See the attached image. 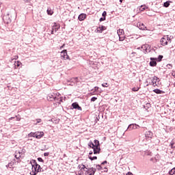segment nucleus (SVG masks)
I'll list each match as a JSON object with an SVG mask.
<instances>
[{
	"instance_id": "9b49d317",
	"label": "nucleus",
	"mask_w": 175,
	"mask_h": 175,
	"mask_svg": "<svg viewBox=\"0 0 175 175\" xmlns=\"http://www.w3.org/2000/svg\"><path fill=\"white\" fill-rule=\"evenodd\" d=\"M93 152L95 155L100 154V146H96L93 148Z\"/></svg>"
},
{
	"instance_id": "864d4df0",
	"label": "nucleus",
	"mask_w": 175,
	"mask_h": 175,
	"mask_svg": "<svg viewBox=\"0 0 175 175\" xmlns=\"http://www.w3.org/2000/svg\"><path fill=\"white\" fill-rule=\"evenodd\" d=\"M54 31H55L53 27L52 28V30L51 31V35H54Z\"/></svg>"
},
{
	"instance_id": "c9c22d12",
	"label": "nucleus",
	"mask_w": 175,
	"mask_h": 175,
	"mask_svg": "<svg viewBox=\"0 0 175 175\" xmlns=\"http://www.w3.org/2000/svg\"><path fill=\"white\" fill-rule=\"evenodd\" d=\"M106 16H107V12L106 11H104L102 14V16L104 18H106Z\"/></svg>"
},
{
	"instance_id": "49530a36",
	"label": "nucleus",
	"mask_w": 175,
	"mask_h": 175,
	"mask_svg": "<svg viewBox=\"0 0 175 175\" xmlns=\"http://www.w3.org/2000/svg\"><path fill=\"white\" fill-rule=\"evenodd\" d=\"M21 64V62H15V66H20V64Z\"/></svg>"
},
{
	"instance_id": "2f4dec72",
	"label": "nucleus",
	"mask_w": 175,
	"mask_h": 175,
	"mask_svg": "<svg viewBox=\"0 0 175 175\" xmlns=\"http://www.w3.org/2000/svg\"><path fill=\"white\" fill-rule=\"evenodd\" d=\"M37 170H38V173H42V172H44V170H43V168H42V167H40V165H38Z\"/></svg>"
},
{
	"instance_id": "774afa93",
	"label": "nucleus",
	"mask_w": 175,
	"mask_h": 175,
	"mask_svg": "<svg viewBox=\"0 0 175 175\" xmlns=\"http://www.w3.org/2000/svg\"><path fill=\"white\" fill-rule=\"evenodd\" d=\"M152 51H155V49L154 48L152 49Z\"/></svg>"
},
{
	"instance_id": "39448f33",
	"label": "nucleus",
	"mask_w": 175,
	"mask_h": 175,
	"mask_svg": "<svg viewBox=\"0 0 175 175\" xmlns=\"http://www.w3.org/2000/svg\"><path fill=\"white\" fill-rule=\"evenodd\" d=\"M3 20L5 24H10L12 23V18H10V14H7L3 16Z\"/></svg>"
},
{
	"instance_id": "20e7f679",
	"label": "nucleus",
	"mask_w": 175,
	"mask_h": 175,
	"mask_svg": "<svg viewBox=\"0 0 175 175\" xmlns=\"http://www.w3.org/2000/svg\"><path fill=\"white\" fill-rule=\"evenodd\" d=\"M57 94L55 93L50 94L47 96V100H49L50 102H53V100H57Z\"/></svg>"
},
{
	"instance_id": "cd10ccee",
	"label": "nucleus",
	"mask_w": 175,
	"mask_h": 175,
	"mask_svg": "<svg viewBox=\"0 0 175 175\" xmlns=\"http://www.w3.org/2000/svg\"><path fill=\"white\" fill-rule=\"evenodd\" d=\"M28 137H36V132H35V133L31 132L30 133H29Z\"/></svg>"
},
{
	"instance_id": "680f3d73",
	"label": "nucleus",
	"mask_w": 175,
	"mask_h": 175,
	"mask_svg": "<svg viewBox=\"0 0 175 175\" xmlns=\"http://www.w3.org/2000/svg\"><path fill=\"white\" fill-rule=\"evenodd\" d=\"M10 121H12V120H14V117H11L9 118Z\"/></svg>"
},
{
	"instance_id": "79ce46f5",
	"label": "nucleus",
	"mask_w": 175,
	"mask_h": 175,
	"mask_svg": "<svg viewBox=\"0 0 175 175\" xmlns=\"http://www.w3.org/2000/svg\"><path fill=\"white\" fill-rule=\"evenodd\" d=\"M36 125H38V124H40V122H42V119H36Z\"/></svg>"
},
{
	"instance_id": "a878e982",
	"label": "nucleus",
	"mask_w": 175,
	"mask_h": 175,
	"mask_svg": "<svg viewBox=\"0 0 175 175\" xmlns=\"http://www.w3.org/2000/svg\"><path fill=\"white\" fill-rule=\"evenodd\" d=\"M97 169V170H103V166L99 164L96 165V170Z\"/></svg>"
},
{
	"instance_id": "4468645a",
	"label": "nucleus",
	"mask_w": 175,
	"mask_h": 175,
	"mask_svg": "<svg viewBox=\"0 0 175 175\" xmlns=\"http://www.w3.org/2000/svg\"><path fill=\"white\" fill-rule=\"evenodd\" d=\"M145 137H146V139H152V132L146 131L145 133Z\"/></svg>"
},
{
	"instance_id": "4c0bfd02",
	"label": "nucleus",
	"mask_w": 175,
	"mask_h": 175,
	"mask_svg": "<svg viewBox=\"0 0 175 175\" xmlns=\"http://www.w3.org/2000/svg\"><path fill=\"white\" fill-rule=\"evenodd\" d=\"M103 170L102 171L103 173V172H104V173H107V172H108L107 167H104L103 170Z\"/></svg>"
},
{
	"instance_id": "6ab92c4d",
	"label": "nucleus",
	"mask_w": 175,
	"mask_h": 175,
	"mask_svg": "<svg viewBox=\"0 0 175 175\" xmlns=\"http://www.w3.org/2000/svg\"><path fill=\"white\" fill-rule=\"evenodd\" d=\"M172 2L170 1H167L163 3V8H169V6H170V3H172Z\"/></svg>"
},
{
	"instance_id": "4d7b16f0",
	"label": "nucleus",
	"mask_w": 175,
	"mask_h": 175,
	"mask_svg": "<svg viewBox=\"0 0 175 175\" xmlns=\"http://www.w3.org/2000/svg\"><path fill=\"white\" fill-rule=\"evenodd\" d=\"M119 40H120V42H123L124 38H121V37H119Z\"/></svg>"
},
{
	"instance_id": "b1692460",
	"label": "nucleus",
	"mask_w": 175,
	"mask_h": 175,
	"mask_svg": "<svg viewBox=\"0 0 175 175\" xmlns=\"http://www.w3.org/2000/svg\"><path fill=\"white\" fill-rule=\"evenodd\" d=\"M94 147H96V146H98V147H100V144L99 143V140L98 139L94 140Z\"/></svg>"
},
{
	"instance_id": "7ed1b4c3",
	"label": "nucleus",
	"mask_w": 175,
	"mask_h": 175,
	"mask_svg": "<svg viewBox=\"0 0 175 175\" xmlns=\"http://www.w3.org/2000/svg\"><path fill=\"white\" fill-rule=\"evenodd\" d=\"M71 109L73 110V109H75V110H79V111H81L83 110V108H81V107H80V105H79V103L77 102H75L72 103L71 105Z\"/></svg>"
},
{
	"instance_id": "e2e57ef3",
	"label": "nucleus",
	"mask_w": 175,
	"mask_h": 175,
	"mask_svg": "<svg viewBox=\"0 0 175 175\" xmlns=\"http://www.w3.org/2000/svg\"><path fill=\"white\" fill-rule=\"evenodd\" d=\"M167 40H170V38H169V36L167 37Z\"/></svg>"
},
{
	"instance_id": "dca6fc26",
	"label": "nucleus",
	"mask_w": 175,
	"mask_h": 175,
	"mask_svg": "<svg viewBox=\"0 0 175 175\" xmlns=\"http://www.w3.org/2000/svg\"><path fill=\"white\" fill-rule=\"evenodd\" d=\"M160 43H161L162 46H167V40L164 37L161 39Z\"/></svg>"
},
{
	"instance_id": "ddd939ff",
	"label": "nucleus",
	"mask_w": 175,
	"mask_h": 175,
	"mask_svg": "<svg viewBox=\"0 0 175 175\" xmlns=\"http://www.w3.org/2000/svg\"><path fill=\"white\" fill-rule=\"evenodd\" d=\"M150 66H157V60L154 57H150V62L149 63Z\"/></svg>"
},
{
	"instance_id": "bb28decb",
	"label": "nucleus",
	"mask_w": 175,
	"mask_h": 175,
	"mask_svg": "<svg viewBox=\"0 0 175 175\" xmlns=\"http://www.w3.org/2000/svg\"><path fill=\"white\" fill-rule=\"evenodd\" d=\"M77 80H79V78L75 77V78H72L70 79V81H71V83H73V84H76V83H77V81H78Z\"/></svg>"
},
{
	"instance_id": "58836bf2",
	"label": "nucleus",
	"mask_w": 175,
	"mask_h": 175,
	"mask_svg": "<svg viewBox=\"0 0 175 175\" xmlns=\"http://www.w3.org/2000/svg\"><path fill=\"white\" fill-rule=\"evenodd\" d=\"M37 160L38 161V162H42V163L44 162V160H43L42 157H38Z\"/></svg>"
},
{
	"instance_id": "c03bdc74",
	"label": "nucleus",
	"mask_w": 175,
	"mask_h": 175,
	"mask_svg": "<svg viewBox=\"0 0 175 175\" xmlns=\"http://www.w3.org/2000/svg\"><path fill=\"white\" fill-rule=\"evenodd\" d=\"M150 103H146V106L144 105V109H149V108H150ZM146 107H147V108H146Z\"/></svg>"
},
{
	"instance_id": "338daca9",
	"label": "nucleus",
	"mask_w": 175,
	"mask_h": 175,
	"mask_svg": "<svg viewBox=\"0 0 175 175\" xmlns=\"http://www.w3.org/2000/svg\"><path fill=\"white\" fill-rule=\"evenodd\" d=\"M15 158H16V159H18V157H17V155H15Z\"/></svg>"
},
{
	"instance_id": "9d476101",
	"label": "nucleus",
	"mask_w": 175,
	"mask_h": 175,
	"mask_svg": "<svg viewBox=\"0 0 175 175\" xmlns=\"http://www.w3.org/2000/svg\"><path fill=\"white\" fill-rule=\"evenodd\" d=\"M137 27L139 28V29H140L141 31H144L146 29V28H147L144 24L139 22L137 23Z\"/></svg>"
},
{
	"instance_id": "a211bd4d",
	"label": "nucleus",
	"mask_w": 175,
	"mask_h": 175,
	"mask_svg": "<svg viewBox=\"0 0 175 175\" xmlns=\"http://www.w3.org/2000/svg\"><path fill=\"white\" fill-rule=\"evenodd\" d=\"M153 92H154V94H165V92H163V90H161L159 89L153 90Z\"/></svg>"
},
{
	"instance_id": "1a4fd4ad",
	"label": "nucleus",
	"mask_w": 175,
	"mask_h": 175,
	"mask_svg": "<svg viewBox=\"0 0 175 175\" xmlns=\"http://www.w3.org/2000/svg\"><path fill=\"white\" fill-rule=\"evenodd\" d=\"M152 49H151V46H150V44H146V46H145V49H144V54H147L148 53H151Z\"/></svg>"
},
{
	"instance_id": "69168bd1",
	"label": "nucleus",
	"mask_w": 175,
	"mask_h": 175,
	"mask_svg": "<svg viewBox=\"0 0 175 175\" xmlns=\"http://www.w3.org/2000/svg\"><path fill=\"white\" fill-rule=\"evenodd\" d=\"M78 167L81 170V166L79 165Z\"/></svg>"
},
{
	"instance_id": "a19ab883",
	"label": "nucleus",
	"mask_w": 175,
	"mask_h": 175,
	"mask_svg": "<svg viewBox=\"0 0 175 175\" xmlns=\"http://www.w3.org/2000/svg\"><path fill=\"white\" fill-rule=\"evenodd\" d=\"M49 121H51V122H55V124H58V122H57V120H55V119L54 118H52L51 120H49Z\"/></svg>"
},
{
	"instance_id": "f3484780",
	"label": "nucleus",
	"mask_w": 175,
	"mask_h": 175,
	"mask_svg": "<svg viewBox=\"0 0 175 175\" xmlns=\"http://www.w3.org/2000/svg\"><path fill=\"white\" fill-rule=\"evenodd\" d=\"M53 28L54 29L55 32H57V31H58V29L61 28V26L59 25V24H57V23H54Z\"/></svg>"
},
{
	"instance_id": "5701e85b",
	"label": "nucleus",
	"mask_w": 175,
	"mask_h": 175,
	"mask_svg": "<svg viewBox=\"0 0 175 175\" xmlns=\"http://www.w3.org/2000/svg\"><path fill=\"white\" fill-rule=\"evenodd\" d=\"M88 147H90V148H95V145L94 144V142H92V141L89 142V143L88 144Z\"/></svg>"
},
{
	"instance_id": "412c9836",
	"label": "nucleus",
	"mask_w": 175,
	"mask_h": 175,
	"mask_svg": "<svg viewBox=\"0 0 175 175\" xmlns=\"http://www.w3.org/2000/svg\"><path fill=\"white\" fill-rule=\"evenodd\" d=\"M46 12L49 16H53V14H54V12L53 11V10H51V8H47Z\"/></svg>"
},
{
	"instance_id": "f704fd0d",
	"label": "nucleus",
	"mask_w": 175,
	"mask_h": 175,
	"mask_svg": "<svg viewBox=\"0 0 175 175\" xmlns=\"http://www.w3.org/2000/svg\"><path fill=\"white\" fill-rule=\"evenodd\" d=\"M139 90H140L139 88H132V91H133L134 92H137V91H139Z\"/></svg>"
},
{
	"instance_id": "2eb2a0df",
	"label": "nucleus",
	"mask_w": 175,
	"mask_h": 175,
	"mask_svg": "<svg viewBox=\"0 0 175 175\" xmlns=\"http://www.w3.org/2000/svg\"><path fill=\"white\" fill-rule=\"evenodd\" d=\"M159 81V78H158V77L154 76L152 79V83L154 87L157 86V81Z\"/></svg>"
},
{
	"instance_id": "72a5a7b5",
	"label": "nucleus",
	"mask_w": 175,
	"mask_h": 175,
	"mask_svg": "<svg viewBox=\"0 0 175 175\" xmlns=\"http://www.w3.org/2000/svg\"><path fill=\"white\" fill-rule=\"evenodd\" d=\"M81 170H87V169H88V167H87L85 165H84L83 164L81 165Z\"/></svg>"
},
{
	"instance_id": "8fccbe9b",
	"label": "nucleus",
	"mask_w": 175,
	"mask_h": 175,
	"mask_svg": "<svg viewBox=\"0 0 175 175\" xmlns=\"http://www.w3.org/2000/svg\"><path fill=\"white\" fill-rule=\"evenodd\" d=\"M107 84H108L107 83H104L102 84V87L106 88L107 87Z\"/></svg>"
},
{
	"instance_id": "de8ad7c7",
	"label": "nucleus",
	"mask_w": 175,
	"mask_h": 175,
	"mask_svg": "<svg viewBox=\"0 0 175 175\" xmlns=\"http://www.w3.org/2000/svg\"><path fill=\"white\" fill-rule=\"evenodd\" d=\"M13 165H14V163L11 162V163H8V166L10 167V169H12V167Z\"/></svg>"
},
{
	"instance_id": "603ef678",
	"label": "nucleus",
	"mask_w": 175,
	"mask_h": 175,
	"mask_svg": "<svg viewBox=\"0 0 175 175\" xmlns=\"http://www.w3.org/2000/svg\"><path fill=\"white\" fill-rule=\"evenodd\" d=\"M64 59H70V58L69 57V55H68V53L67 55H66V57L64 58Z\"/></svg>"
},
{
	"instance_id": "09e8293b",
	"label": "nucleus",
	"mask_w": 175,
	"mask_h": 175,
	"mask_svg": "<svg viewBox=\"0 0 175 175\" xmlns=\"http://www.w3.org/2000/svg\"><path fill=\"white\" fill-rule=\"evenodd\" d=\"M107 163V161H104L101 163V165L103 166V165H106Z\"/></svg>"
},
{
	"instance_id": "473e14b6",
	"label": "nucleus",
	"mask_w": 175,
	"mask_h": 175,
	"mask_svg": "<svg viewBox=\"0 0 175 175\" xmlns=\"http://www.w3.org/2000/svg\"><path fill=\"white\" fill-rule=\"evenodd\" d=\"M163 58V55H159L157 57V62H161V61H162Z\"/></svg>"
},
{
	"instance_id": "4be33fe9",
	"label": "nucleus",
	"mask_w": 175,
	"mask_h": 175,
	"mask_svg": "<svg viewBox=\"0 0 175 175\" xmlns=\"http://www.w3.org/2000/svg\"><path fill=\"white\" fill-rule=\"evenodd\" d=\"M66 99V97H59L56 98V100H57L59 102V103L60 104L62 102H64V100H65Z\"/></svg>"
},
{
	"instance_id": "0eeeda50",
	"label": "nucleus",
	"mask_w": 175,
	"mask_h": 175,
	"mask_svg": "<svg viewBox=\"0 0 175 175\" xmlns=\"http://www.w3.org/2000/svg\"><path fill=\"white\" fill-rule=\"evenodd\" d=\"M106 29H107V27L103 25H100L99 27H97L96 31L99 33H102V32H103V31H106Z\"/></svg>"
},
{
	"instance_id": "aec40b11",
	"label": "nucleus",
	"mask_w": 175,
	"mask_h": 175,
	"mask_svg": "<svg viewBox=\"0 0 175 175\" xmlns=\"http://www.w3.org/2000/svg\"><path fill=\"white\" fill-rule=\"evenodd\" d=\"M68 54V51L66 49H64L63 50L62 52H61V55L62 57H63V58L65 59V57H66Z\"/></svg>"
},
{
	"instance_id": "f257e3e1",
	"label": "nucleus",
	"mask_w": 175,
	"mask_h": 175,
	"mask_svg": "<svg viewBox=\"0 0 175 175\" xmlns=\"http://www.w3.org/2000/svg\"><path fill=\"white\" fill-rule=\"evenodd\" d=\"M32 166V172H30L31 175H36L39 173V170H38L39 164L36 162V160H32L31 162Z\"/></svg>"
},
{
	"instance_id": "5fc2aeb1",
	"label": "nucleus",
	"mask_w": 175,
	"mask_h": 175,
	"mask_svg": "<svg viewBox=\"0 0 175 175\" xmlns=\"http://www.w3.org/2000/svg\"><path fill=\"white\" fill-rule=\"evenodd\" d=\"M141 49H144V51L145 49H146V44H143V45L141 46Z\"/></svg>"
},
{
	"instance_id": "393cba45",
	"label": "nucleus",
	"mask_w": 175,
	"mask_h": 175,
	"mask_svg": "<svg viewBox=\"0 0 175 175\" xmlns=\"http://www.w3.org/2000/svg\"><path fill=\"white\" fill-rule=\"evenodd\" d=\"M146 9H148V7H147L146 5H141L139 7L140 12H144V10H146Z\"/></svg>"
},
{
	"instance_id": "c85d7f7f",
	"label": "nucleus",
	"mask_w": 175,
	"mask_h": 175,
	"mask_svg": "<svg viewBox=\"0 0 175 175\" xmlns=\"http://www.w3.org/2000/svg\"><path fill=\"white\" fill-rule=\"evenodd\" d=\"M171 148H175V139H172L170 143Z\"/></svg>"
},
{
	"instance_id": "f03ea898",
	"label": "nucleus",
	"mask_w": 175,
	"mask_h": 175,
	"mask_svg": "<svg viewBox=\"0 0 175 175\" xmlns=\"http://www.w3.org/2000/svg\"><path fill=\"white\" fill-rule=\"evenodd\" d=\"M85 175H94L96 173V169L94 167H88L84 170Z\"/></svg>"
},
{
	"instance_id": "6e6d98bb",
	"label": "nucleus",
	"mask_w": 175,
	"mask_h": 175,
	"mask_svg": "<svg viewBox=\"0 0 175 175\" xmlns=\"http://www.w3.org/2000/svg\"><path fill=\"white\" fill-rule=\"evenodd\" d=\"M126 175H133V174L131 172H129L126 173Z\"/></svg>"
},
{
	"instance_id": "a18cd8bd",
	"label": "nucleus",
	"mask_w": 175,
	"mask_h": 175,
	"mask_svg": "<svg viewBox=\"0 0 175 175\" xmlns=\"http://www.w3.org/2000/svg\"><path fill=\"white\" fill-rule=\"evenodd\" d=\"M98 90H99V87L96 86L92 91H94V92H95V91H98Z\"/></svg>"
},
{
	"instance_id": "bf43d9fd",
	"label": "nucleus",
	"mask_w": 175,
	"mask_h": 175,
	"mask_svg": "<svg viewBox=\"0 0 175 175\" xmlns=\"http://www.w3.org/2000/svg\"><path fill=\"white\" fill-rule=\"evenodd\" d=\"M82 173H84L83 171H79L78 175H81Z\"/></svg>"
},
{
	"instance_id": "7c9ffc66",
	"label": "nucleus",
	"mask_w": 175,
	"mask_h": 175,
	"mask_svg": "<svg viewBox=\"0 0 175 175\" xmlns=\"http://www.w3.org/2000/svg\"><path fill=\"white\" fill-rule=\"evenodd\" d=\"M168 173L170 175L175 174V167L170 170Z\"/></svg>"
},
{
	"instance_id": "052dcab7",
	"label": "nucleus",
	"mask_w": 175,
	"mask_h": 175,
	"mask_svg": "<svg viewBox=\"0 0 175 175\" xmlns=\"http://www.w3.org/2000/svg\"><path fill=\"white\" fill-rule=\"evenodd\" d=\"M92 154H94V152L92 150H90V152H89V155H92Z\"/></svg>"
},
{
	"instance_id": "e433bc0d",
	"label": "nucleus",
	"mask_w": 175,
	"mask_h": 175,
	"mask_svg": "<svg viewBox=\"0 0 175 175\" xmlns=\"http://www.w3.org/2000/svg\"><path fill=\"white\" fill-rule=\"evenodd\" d=\"M166 68H167V69H172V68H173V65L168 64L166 65Z\"/></svg>"
},
{
	"instance_id": "37998d69",
	"label": "nucleus",
	"mask_w": 175,
	"mask_h": 175,
	"mask_svg": "<svg viewBox=\"0 0 175 175\" xmlns=\"http://www.w3.org/2000/svg\"><path fill=\"white\" fill-rule=\"evenodd\" d=\"M106 21V18H103V17H101L99 19L100 23H102V21Z\"/></svg>"
},
{
	"instance_id": "ea45409f",
	"label": "nucleus",
	"mask_w": 175,
	"mask_h": 175,
	"mask_svg": "<svg viewBox=\"0 0 175 175\" xmlns=\"http://www.w3.org/2000/svg\"><path fill=\"white\" fill-rule=\"evenodd\" d=\"M98 99V97H92L91 102H95Z\"/></svg>"
},
{
	"instance_id": "423d86ee",
	"label": "nucleus",
	"mask_w": 175,
	"mask_h": 175,
	"mask_svg": "<svg viewBox=\"0 0 175 175\" xmlns=\"http://www.w3.org/2000/svg\"><path fill=\"white\" fill-rule=\"evenodd\" d=\"M138 128H140V126H139V124H131L129 125L126 131H132L133 129H137Z\"/></svg>"
},
{
	"instance_id": "13d9d810",
	"label": "nucleus",
	"mask_w": 175,
	"mask_h": 175,
	"mask_svg": "<svg viewBox=\"0 0 175 175\" xmlns=\"http://www.w3.org/2000/svg\"><path fill=\"white\" fill-rule=\"evenodd\" d=\"M65 47V44H64L62 46H60V50H62Z\"/></svg>"
},
{
	"instance_id": "3c124183",
	"label": "nucleus",
	"mask_w": 175,
	"mask_h": 175,
	"mask_svg": "<svg viewBox=\"0 0 175 175\" xmlns=\"http://www.w3.org/2000/svg\"><path fill=\"white\" fill-rule=\"evenodd\" d=\"M49 155H50L49 152H44V157H49Z\"/></svg>"
},
{
	"instance_id": "c756f323",
	"label": "nucleus",
	"mask_w": 175,
	"mask_h": 175,
	"mask_svg": "<svg viewBox=\"0 0 175 175\" xmlns=\"http://www.w3.org/2000/svg\"><path fill=\"white\" fill-rule=\"evenodd\" d=\"M88 158H89V159H90V161H95V160L98 159V157H96V156H94V157L88 156Z\"/></svg>"
},
{
	"instance_id": "0e129e2a",
	"label": "nucleus",
	"mask_w": 175,
	"mask_h": 175,
	"mask_svg": "<svg viewBox=\"0 0 175 175\" xmlns=\"http://www.w3.org/2000/svg\"><path fill=\"white\" fill-rule=\"evenodd\" d=\"M124 0H120V3H122Z\"/></svg>"
},
{
	"instance_id": "6e6552de",
	"label": "nucleus",
	"mask_w": 175,
	"mask_h": 175,
	"mask_svg": "<svg viewBox=\"0 0 175 175\" xmlns=\"http://www.w3.org/2000/svg\"><path fill=\"white\" fill-rule=\"evenodd\" d=\"M43 136H44V133L43 131L36 132V139H42Z\"/></svg>"
},
{
	"instance_id": "f8f14e48",
	"label": "nucleus",
	"mask_w": 175,
	"mask_h": 175,
	"mask_svg": "<svg viewBox=\"0 0 175 175\" xmlns=\"http://www.w3.org/2000/svg\"><path fill=\"white\" fill-rule=\"evenodd\" d=\"M85 18H87V14H83V13L79 14L78 16V20L79 21H84V20H85Z\"/></svg>"
}]
</instances>
